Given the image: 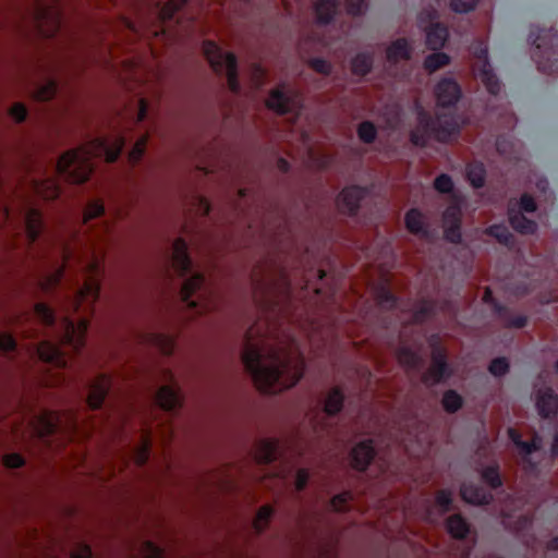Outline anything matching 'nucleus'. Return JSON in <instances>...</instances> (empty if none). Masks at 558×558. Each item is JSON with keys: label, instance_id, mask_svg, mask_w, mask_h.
Returning <instances> with one entry per match:
<instances>
[{"label": "nucleus", "instance_id": "obj_36", "mask_svg": "<svg viewBox=\"0 0 558 558\" xmlns=\"http://www.w3.org/2000/svg\"><path fill=\"white\" fill-rule=\"evenodd\" d=\"M441 402L447 412H456L462 407L463 400L456 391L448 390L444 393Z\"/></svg>", "mask_w": 558, "mask_h": 558}, {"label": "nucleus", "instance_id": "obj_28", "mask_svg": "<svg viewBox=\"0 0 558 558\" xmlns=\"http://www.w3.org/2000/svg\"><path fill=\"white\" fill-rule=\"evenodd\" d=\"M410 51L408 41L405 39H398L387 48V59L391 62L408 60Z\"/></svg>", "mask_w": 558, "mask_h": 558}, {"label": "nucleus", "instance_id": "obj_47", "mask_svg": "<svg viewBox=\"0 0 558 558\" xmlns=\"http://www.w3.org/2000/svg\"><path fill=\"white\" fill-rule=\"evenodd\" d=\"M478 0H450V8L457 13H468L475 9Z\"/></svg>", "mask_w": 558, "mask_h": 558}, {"label": "nucleus", "instance_id": "obj_12", "mask_svg": "<svg viewBox=\"0 0 558 558\" xmlns=\"http://www.w3.org/2000/svg\"><path fill=\"white\" fill-rule=\"evenodd\" d=\"M434 95L439 106L451 107L459 101L461 88L452 76H444L436 83Z\"/></svg>", "mask_w": 558, "mask_h": 558}, {"label": "nucleus", "instance_id": "obj_44", "mask_svg": "<svg viewBox=\"0 0 558 558\" xmlns=\"http://www.w3.org/2000/svg\"><path fill=\"white\" fill-rule=\"evenodd\" d=\"M147 141H148L147 135H144L136 141L134 147L132 148V150L129 154V161L131 163H136L142 158V155L147 145Z\"/></svg>", "mask_w": 558, "mask_h": 558}, {"label": "nucleus", "instance_id": "obj_55", "mask_svg": "<svg viewBox=\"0 0 558 558\" xmlns=\"http://www.w3.org/2000/svg\"><path fill=\"white\" fill-rule=\"evenodd\" d=\"M3 464L9 469H16L24 464V460L19 453H9L3 457Z\"/></svg>", "mask_w": 558, "mask_h": 558}, {"label": "nucleus", "instance_id": "obj_46", "mask_svg": "<svg viewBox=\"0 0 558 558\" xmlns=\"http://www.w3.org/2000/svg\"><path fill=\"white\" fill-rule=\"evenodd\" d=\"M359 137L365 143H372L376 136L375 126L371 122H363L357 129Z\"/></svg>", "mask_w": 558, "mask_h": 558}, {"label": "nucleus", "instance_id": "obj_9", "mask_svg": "<svg viewBox=\"0 0 558 558\" xmlns=\"http://www.w3.org/2000/svg\"><path fill=\"white\" fill-rule=\"evenodd\" d=\"M99 276L100 266L97 260L92 262L86 270L85 281L83 287L80 289L76 299V311L84 306V303L88 301V307L92 308V304L98 299L99 294Z\"/></svg>", "mask_w": 558, "mask_h": 558}, {"label": "nucleus", "instance_id": "obj_53", "mask_svg": "<svg viewBox=\"0 0 558 558\" xmlns=\"http://www.w3.org/2000/svg\"><path fill=\"white\" fill-rule=\"evenodd\" d=\"M488 234L496 238L499 242H507L509 231L505 226H493L487 230Z\"/></svg>", "mask_w": 558, "mask_h": 558}, {"label": "nucleus", "instance_id": "obj_20", "mask_svg": "<svg viewBox=\"0 0 558 558\" xmlns=\"http://www.w3.org/2000/svg\"><path fill=\"white\" fill-rule=\"evenodd\" d=\"M453 374L452 367L448 364L445 354L441 351H435L433 363L429 371V377L434 383H440L448 379Z\"/></svg>", "mask_w": 558, "mask_h": 558}, {"label": "nucleus", "instance_id": "obj_18", "mask_svg": "<svg viewBox=\"0 0 558 558\" xmlns=\"http://www.w3.org/2000/svg\"><path fill=\"white\" fill-rule=\"evenodd\" d=\"M110 387V378L106 375L97 376L89 387L87 403L92 409L101 407Z\"/></svg>", "mask_w": 558, "mask_h": 558}, {"label": "nucleus", "instance_id": "obj_43", "mask_svg": "<svg viewBox=\"0 0 558 558\" xmlns=\"http://www.w3.org/2000/svg\"><path fill=\"white\" fill-rule=\"evenodd\" d=\"M397 357L399 363L405 367L415 366L418 361L416 352L407 348H401L398 351Z\"/></svg>", "mask_w": 558, "mask_h": 558}, {"label": "nucleus", "instance_id": "obj_5", "mask_svg": "<svg viewBox=\"0 0 558 558\" xmlns=\"http://www.w3.org/2000/svg\"><path fill=\"white\" fill-rule=\"evenodd\" d=\"M35 20L44 36H53L61 25L59 0H36Z\"/></svg>", "mask_w": 558, "mask_h": 558}, {"label": "nucleus", "instance_id": "obj_35", "mask_svg": "<svg viewBox=\"0 0 558 558\" xmlns=\"http://www.w3.org/2000/svg\"><path fill=\"white\" fill-rule=\"evenodd\" d=\"M70 264V255H69V252L68 250L64 251L63 253V266L62 268L58 269L57 271H54L52 275H50L49 277L45 278L43 281H41V288L44 290H49V289H52L53 287H56L62 276H63V270L65 267H68Z\"/></svg>", "mask_w": 558, "mask_h": 558}, {"label": "nucleus", "instance_id": "obj_42", "mask_svg": "<svg viewBox=\"0 0 558 558\" xmlns=\"http://www.w3.org/2000/svg\"><path fill=\"white\" fill-rule=\"evenodd\" d=\"M185 3L186 0H170L161 8L159 17L162 21L171 20Z\"/></svg>", "mask_w": 558, "mask_h": 558}, {"label": "nucleus", "instance_id": "obj_61", "mask_svg": "<svg viewBox=\"0 0 558 558\" xmlns=\"http://www.w3.org/2000/svg\"><path fill=\"white\" fill-rule=\"evenodd\" d=\"M311 66L318 73L328 74L330 72V64L322 59L312 60Z\"/></svg>", "mask_w": 558, "mask_h": 558}, {"label": "nucleus", "instance_id": "obj_34", "mask_svg": "<svg viewBox=\"0 0 558 558\" xmlns=\"http://www.w3.org/2000/svg\"><path fill=\"white\" fill-rule=\"evenodd\" d=\"M343 404V396L338 388L332 389L325 401V412L328 414L338 413Z\"/></svg>", "mask_w": 558, "mask_h": 558}, {"label": "nucleus", "instance_id": "obj_15", "mask_svg": "<svg viewBox=\"0 0 558 558\" xmlns=\"http://www.w3.org/2000/svg\"><path fill=\"white\" fill-rule=\"evenodd\" d=\"M459 129V122L450 114L438 116L430 124V131L439 141H448Z\"/></svg>", "mask_w": 558, "mask_h": 558}, {"label": "nucleus", "instance_id": "obj_23", "mask_svg": "<svg viewBox=\"0 0 558 558\" xmlns=\"http://www.w3.org/2000/svg\"><path fill=\"white\" fill-rule=\"evenodd\" d=\"M190 265L186 243L182 239H177L173 243L172 267L183 275L190 268Z\"/></svg>", "mask_w": 558, "mask_h": 558}, {"label": "nucleus", "instance_id": "obj_10", "mask_svg": "<svg viewBox=\"0 0 558 558\" xmlns=\"http://www.w3.org/2000/svg\"><path fill=\"white\" fill-rule=\"evenodd\" d=\"M373 269H367L365 277L367 288L372 291L376 302L383 307H391L396 300L390 292V275L388 271L378 270V283L373 278Z\"/></svg>", "mask_w": 558, "mask_h": 558}, {"label": "nucleus", "instance_id": "obj_27", "mask_svg": "<svg viewBox=\"0 0 558 558\" xmlns=\"http://www.w3.org/2000/svg\"><path fill=\"white\" fill-rule=\"evenodd\" d=\"M276 440H260L255 445L254 457L258 463H267L276 458Z\"/></svg>", "mask_w": 558, "mask_h": 558}, {"label": "nucleus", "instance_id": "obj_25", "mask_svg": "<svg viewBox=\"0 0 558 558\" xmlns=\"http://www.w3.org/2000/svg\"><path fill=\"white\" fill-rule=\"evenodd\" d=\"M26 235L29 243H34L43 231L44 222L41 213L37 209H29L25 217Z\"/></svg>", "mask_w": 558, "mask_h": 558}, {"label": "nucleus", "instance_id": "obj_60", "mask_svg": "<svg viewBox=\"0 0 558 558\" xmlns=\"http://www.w3.org/2000/svg\"><path fill=\"white\" fill-rule=\"evenodd\" d=\"M266 77V72L259 66L255 65L252 69V81L256 86H260L264 84Z\"/></svg>", "mask_w": 558, "mask_h": 558}, {"label": "nucleus", "instance_id": "obj_58", "mask_svg": "<svg viewBox=\"0 0 558 558\" xmlns=\"http://www.w3.org/2000/svg\"><path fill=\"white\" fill-rule=\"evenodd\" d=\"M366 8L365 0H348L347 10L351 15H360Z\"/></svg>", "mask_w": 558, "mask_h": 558}, {"label": "nucleus", "instance_id": "obj_51", "mask_svg": "<svg viewBox=\"0 0 558 558\" xmlns=\"http://www.w3.org/2000/svg\"><path fill=\"white\" fill-rule=\"evenodd\" d=\"M143 558H165L163 551L151 542H146L142 547Z\"/></svg>", "mask_w": 558, "mask_h": 558}, {"label": "nucleus", "instance_id": "obj_48", "mask_svg": "<svg viewBox=\"0 0 558 558\" xmlns=\"http://www.w3.org/2000/svg\"><path fill=\"white\" fill-rule=\"evenodd\" d=\"M35 314L45 325H51L53 323V312L45 303H37L35 305Z\"/></svg>", "mask_w": 558, "mask_h": 558}, {"label": "nucleus", "instance_id": "obj_57", "mask_svg": "<svg viewBox=\"0 0 558 558\" xmlns=\"http://www.w3.org/2000/svg\"><path fill=\"white\" fill-rule=\"evenodd\" d=\"M434 185L437 191L446 193L451 190L452 181L448 175L441 174L435 180Z\"/></svg>", "mask_w": 558, "mask_h": 558}, {"label": "nucleus", "instance_id": "obj_37", "mask_svg": "<svg viewBox=\"0 0 558 558\" xmlns=\"http://www.w3.org/2000/svg\"><path fill=\"white\" fill-rule=\"evenodd\" d=\"M484 174L485 170L481 163H473L468 167L466 175L474 187H480L484 184Z\"/></svg>", "mask_w": 558, "mask_h": 558}, {"label": "nucleus", "instance_id": "obj_45", "mask_svg": "<svg viewBox=\"0 0 558 558\" xmlns=\"http://www.w3.org/2000/svg\"><path fill=\"white\" fill-rule=\"evenodd\" d=\"M104 205L100 202L94 201L88 203L84 210V222L100 217L104 214Z\"/></svg>", "mask_w": 558, "mask_h": 558}, {"label": "nucleus", "instance_id": "obj_7", "mask_svg": "<svg viewBox=\"0 0 558 558\" xmlns=\"http://www.w3.org/2000/svg\"><path fill=\"white\" fill-rule=\"evenodd\" d=\"M472 51L475 58V76L486 86L490 94L497 95L501 89V85L488 62L486 45L478 43L473 47Z\"/></svg>", "mask_w": 558, "mask_h": 558}, {"label": "nucleus", "instance_id": "obj_13", "mask_svg": "<svg viewBox=\"0 0 558 558\" xmlns=\"http://www.w3.org/2000/svg\"><path fill=\"white\" fill-rule=\"evenodd\" d=\"M508 435L515 447V451L521 460V463L525 468L533 466L532 456L536 453L542 447L541 437L535 436L531 442L523 441L520 434L513 428L508 429Z\"/></svg>", "mask_w": 558, "mask_h": 558}, {"label": "nucleus", "instance_id": "obj_19", "mask_svg": "<svg viewBox=\"0 0 558 558\" xmlns=\"http://www.w3.org/2000/svg\"><path fill=\"white\" fill-rule=\"evenodd\" d=\"M375 451L372 441H363L356 445L351 451V465L352 468L363 471L367 468Z\"/></svg>", "mask_w": 558, "mask_h": 558}, {"label": "nucleus", "instance_id": "obj_26", "mask_svg": "<svg viewBox=\"0 0 558 558\" xmlns=\"http://www.w3.org/2000/svg\"><path fill=\"white\" fill-rule=\"evenodd\" d=\"M156 401L163 410H172L180 403L178 391L171 386H162L156 393Z\"/></svg>", "mask_w": 558, "mask_h": 558}, {"label": "nucleus", "instance_id": "obj_31", "mask_svg": "<svg viewBox=\"0 0 558 558\" xmlns=\"http://www.w3.org/2000/svg\"><path fill=\"white\" fill-rule=\"evenodd\" d=\"M337 1L336 0H318L315 4V12L318 22L328 23L337 10Z\"/></svg>", "mask_w": 558, "mask_h": 558}, {"label": "nucleus", "instance_id": "obj_24", "mask_svg": "<svg viewBox=\"0 0 558 558\" xmlns=\"http://www.w3.org/2000/svg\"><path fill=\"white\" fill-rule=\"evenodd\" d=\"M448 533L454 538H466L473 533L469 522L460 514H452L446 521Z\"/></svg>", "mask_w": 558, "mask_h": 558}, {"label": "nucleus", "instance_id": "obj_39", "mask_svg": "<svg viewBox=\"0 0 558 558\" xmlns=\"http://www.w3.org/2000/svg\"><path fill=\"white\" fill-rule=\"evenodd\" d=\"M372 66V59L367 54H357L352 60V72L357 75H365Z\"/></svg>", "mask_w": 558, "mask_h": 558}, {"label": "nucleus", "instance_id": "obj_21", "mask_svg": "<svg viewBox=\"0 0 558 558\" xmlns=\"http://www.w3.org/2000/svg\"><path fill=\"white\" fill-rule=\"evenodd\" d=\"M533 216L521 213L519 209L509 208V221L514 230L523 234H533L537 225L532 219Z\"/></svg>", "mask_w": 558, "mask_h": 558}, {"label": "nucleus", "instance_id": "obj_52", "mask_svg": "<svg viewBox=\"0 0 558 558\" xmlns=\"http://www.w3.org/2000/svg\"><path fill=\"white\" fill-rule=\"evenodd\" d=\"M405 225L408 230L413 233H418V210L411 209L405 216Z\"/></svg>", "mask_w": 558, "mask_h": 558}, {"label": "nucleus", "instance_id": "obj_11", "mask_svg": "<svg viewBox=\"0 0 558 558\" xmlns=\"http://www.w3.org/2000/svg\"><path fill=\"white\" fill-rule=\"evenodd\" d=\"M63 420L66 423V428L74 427L75 422L71 413L44 411L35 418L34 427L40 436H47L61 429Z\"/></svg>", "mask_w": 558, "mask_h": 558}, {"label": "nucleus", "instance_id": "obj_29", "mask_svg": "<svg viewBox=\"0 0 558 558\" xmlns=\"http://www.w3.org/2000/svg\"><path fill=\"white\" fill-rule=\"evenodd\" d=\"M150 446V432L148 429H143L141 435V445L135 449L133 453V460L137 465H143L146 463L149 457Z\"/></svg>", "mask_w": 558, "mask_h": 558}, {"label": "nucleus", "instance_id": "obj_54", "mask_svg": "<svg viewBox=\"0 0 558 558\" xmlns=\"http://www.w3.org/2000/svg\"><path fill=\"white\" fill-rule=\"evenodd\" d=\"M56 93V86L52 83H49L45 86H41L36 92V98L38 100H49L54 96Z\"/></svg>", "mask_w": 558, "mask_h": 558}, {"label": "nucleus", "instance_id": "obj_4", "mask_svg": "<svg viewBox=\"0 0 558 558\" xmlns=\"http://www.w3.org/2000/svg\"><path fill=\"white\" fill-rule=\"evenodd\" d=\"M203 50L213 70L216 73H221L226 70L229 88L232 92H238L239 81L234 54L231 52L223 54L218 45L214 41H205Z\"/></svg>", "mask_w": 558, "mask_h": 558}, {"label": "nucleus", "instance_id": "obj_32", "mask_svg": "<svg viewBox=\"0 0 558 558\" xmlns=\"http://www.w3.org/2000/svg\"><path fill=\"white\" fill-rule=\"evenodd\" d=\"M35 193L45 199H54L59 195V186L53 179H46L36 182L34 186Z\"/></svg>", "mask_w": 558, "mask_h": 558}, {"label": "nucleus", "instance_id": "obj_3", "mask_svg": "<svg viewBox=\"0 0 558 558\" xmlns=\"http://www.w3.org/2000/svg\"><path fill=\"white\" fill-rule=\"evenodd\" d=\"M62 325L64 327V335L59 344H54L50 341H43L39 343L37 349L40 360L53 363L59 367H65L69 362V359L64 353V347L69 345L74 352H77L84 345L88 322L87 319L82 318L75 326L71 319L65 318Z\"/></svg>", "mask_w": 558, "mask_h": 558}, {"label": "nucleus", "instance_id": "obj_16", "mask_svg": "<svg viewBox=\"0 0 558 558\" xmlns=\"http://www.w3.org/2000/svg\"><path fill=\"white\" fill-rule=\"evenodd\" d=\"M535 403L539 415L547 417L557 412L558 397L550 388L543 387L535 393Z\"/></svg>", "mask_w": 558, "mask_h": 558}, {"label": "nucleus", "instance_id": "obj_59", "mask_svg": "<svg viewBox=\"0 0 558 558\" xmlns=\"http://www.w3.org/2000/svg\"><path fill=\"white\" fill-rule=\"evenodd\" d=\"M15 348L14 338L7 332L0 333V349L3 351H12Z\"/></svg>", "mask_w": 558, "mask_h": 558}, {"label": "nucleus", "instance_id": "obj_41", "mask_svg": "<svg viewBox=\"0 0 558 558\" xmlns=\"http://www.w3.org/2000/svg\"><path fill=\"white\" fill-rule=\"evenodd\" d=\"M509 208H515L521 213L534 216L536 211V203L531 196L523 195L519 202L511 203Z\"/></svg>", "mask_w": 558, "mask_h": 558}, {"label": "nucleus", "instance_id": "obj_50", "mask_svg": "<svg viewBox=\"0 0 558 558\" xmlns=\"http://www.w3.org/2000/svg\"><path fill=\"white\" fill-rule=\"evenodd\" d=\"M351 494L350 493H342L337 496H335L331 499V507L336 511H344L348 508V502L351 500Z\"/></svg>", "mask_w": 558, "mask_h": 558}, {"label": "nucleus", "instance_id": "obj_40", "mask_svg": "<svg viewBox=\"0 0 558 558\" xmlns=\"http://www.w3.org/2000/svg\"><path fill=\"white\" fill-rule=\"evenodd\" d=\"M271 514L272 509L270 506L260 507L253 522L254 529L258 532L263 531L267 526Z\"/></svg>", "mask_w": 558, "mask_h": 558}, {"label": "nucleus", "instance_id": "obj_1", "mask_svg": "<svg viewBox=\"0 0 558 558\" xmlns=\"http://www.w3.org/2000/svg\"><path fill=\"white\" fill-rule=\"evenodd\" d=\"M256 326L246 332V343L242 353L245 369L251 373L255 387L263 393H276L293 387L302 377L304 361L291 340L269 352L264 340L255 342Z\"/></svg>", "mask_w": 558, "mask_h": 558}, {"label": "nucleus", "instance_id": "obj_22", "mask_svg": "<svg viewBox=\"0 0 558 558\" xmlns=\"http://www.w3.org/2000/svg\"><path fill=\"white\" fill-rule=\"evenodd\" d=\"M266 106L275 112L283 114L293 110L295 101L292 98L286 97L279 88H276L266 100Z\"/></svg>", "mask_w": 558, "mask_h": 558}, {"label": "nucleus", "instance_id": "obj_49", "mask_svg": "<svg viewBox=\"0 0 558 558\" xmlns=\"http://www.w3.org/2000/svg\"><path fill=\"white\" fill-rule=\"evenodd\" d=\"M509 369V363L504 357H498L492 361L489 365V372L492 375L499 377L505 375Z\"/></svg>", "mask_w": 558, "mask_h": 558}, {"label": "nucleus", "instance_id": "obj_30", "mask_svg": "<svg viewBox=\"0 0 558 558\" xmlns=\"http://www.w3.org/2000/svg\"><path fill=\"white\" fill-rule=\"evenodd\" d=\"M433 51V53L428 54L424 59L423 63L424 69L429 73H433L437 70L445 68L450 62V57L447 53L441 52L440 50Z\"/></svg>", "mask_w": 558, "mask_h": 558}, {"label": "nucleus", "instance_id": "obj_56", "mask_svg": "<svg viewBox=\"0 0 558 558\" xmlns=\"http://www.w3.org/2000/svg\"><path fill=\"white\" fill-rule=\"evenodd\" d=\"M27 114L26 108L23 104L16 102L10 108V116L16 121L22 122Z\"/></svg>", "mask_w": 558, "mask_h": 558}, {"label": "nucleus", "instance_id": "obj_38", "mask_svg": "<svg viewBox=\"0 0 558 558\" xmlns=\"http://www.w3.org/2000/svg\"><path fill=\"white\" fill-rule=\"evenodd\" d=\"M481 476L483 481L488 484L492 488L501 486L502 482L498 473V466L490 465L481 470Z\"/></svg>", "mask_w": 558, "mask_h": 558}, {"label": "nucleus", "instance_id": "obj_8", "mask_svg": "<svg viewBox=\"0 0 558 558\" xmlns=\"http://www.w3.org/2000/svg\"><path fill=\"white\" fill-rule=\"evenodd\" d=\"M464 202L462 195L454 193L451 197L450 205L444 211L442 227L445 236L452 243H459L461 240L460 220Z\"/></svg>", "mask_w": 558, "mask_h": 558}, {"label": "nucleus", "instance_id": "obj_33", "mask_svg": "<svg viewBox=\"0 0 558 558\" xmlns=\"http://www.w3.org/2000/svg\"><path fill=\"white\" fill-rule=\"evenodd\" d=\"M204 283V277L202 275H194L187 279L181 289V299L187 302L189 299L198 290Z\"/></svg>", "mask_w": 558, "mask_h": 558}, {"label": "nucleus", "instance_id": "obj_62", "mask_svg": "<svg viewBox=\"0 0 558 558\" xmlns=\"http://www.w3.org/2000/svg\"><path fill=\"white\" fill-rule=\"evenodd\" d=\"M92 550L87 545H78L76 546L72 553L71 558H90Z\"/></svg>", "mask_w": 558, "mask_h": 558}, {"label": "nucleus", "instance_id": "obj_2", "mask_svg": "<svg viewBox=\"0 0 558 558\" xmlns=\"http://www.w3.org/2000/svg\"><path fill=\"white\" fill-rule=\"evenodd\" d=\"M124 145L121 136L109 145L105 138H95L83 146L64 153L57 162V171L60 174L68 173L71 183L87 181L93 170V158L105 155L107 162H113L119 157Z\"/></svg>", "mask_w": 558, "mask_h": 558}, {"label": "nucleus", "instance_id": "obj_14", "mask_svg": "<svg viewBox=\"0 0 558 558\" xmlns=\"http://www.w3.org/2000/svg\"><path fill=\"white\" fill-rule=\"evenodd\" d=\"M365 194L366 191L357 186L343 189L337 198V205L342 213L352 215L357 210L360 201Z\"/></svg>", "mask_w": 558, "mask_h": 558}, {"label": "nucleus", "instance_id": "obj_6", "mask_svg": "<svg viewBox=\"0 0 558 558\" xmlns=\"http://www.w3.org/2000/svg\"><path fill=\"white\" fill-rule=\"evenodd\" d=\"M439 3L437 5L429 4L421 12V23L428 22L425 27L426 40L425 44L430 50H440L448 39V29L445 25L436 21L439 16Z\"/></svg>", "mask_w": 558, "mask_h": 558}, {"label": "nucleus", "instance_id": "obj_63", "mask_svg": "<svg viewBox=\"0 0 558 558\" xmlns=\"http://www.w3.org/2000/svg\"><path fill=\"white\" fill-rule=\"evenodd\" d=\"M436 502L441 510H446L451 502V494L445 490L438 493Z\"/></svg>", "mask_w": 558, "mask_h": 558}, {"label": "nucleus", "instance_id": "obj_64", "mask_svg": "<svg viewBox=\"0 0 558 558\" xmlns=\"http://www.w3.org/2000/svg\"><path fill=\"white\" fill-rule=\"evenodd\" d=\"M307 481H308V472L304 469L299 470L296 473V478H295L296 489L302 490L305 487Z\"/></svg>", "mask_w": 558, "mask_h": 558}, {"label": "nucleus", "instance_id": "obj_17", "mask_svg": "<svg viewBox=\"0 0 558 558\" xmlns=\"http://www.w3.org/2000/svg\"><path fill=\"white\" fill-rule=\"evenodd\" d=\"M462 499L474 506L488 505L493 500V495L472 482H465L460 488Z\"/></svg>", "mask_w": 558, "mask_h": 558}]
</instances>
